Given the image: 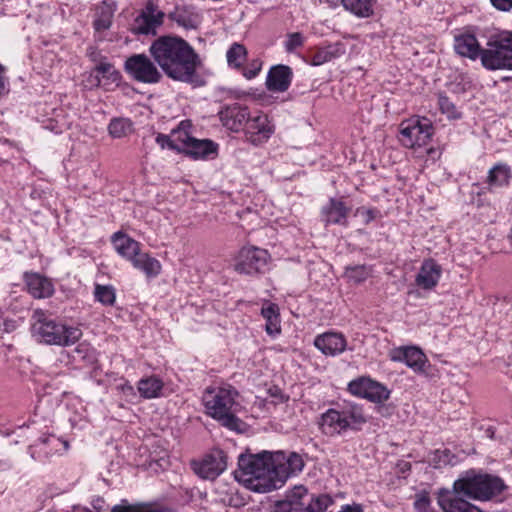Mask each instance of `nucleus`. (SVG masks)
<instances>
[{"label": "nucleus", "instance_id": "28", "mask_svg": "<svg viewBox=\"0 0 512 512\" xmlns=\"http://www.w3.org/2000/svg\"><path fill=\"white\" fill-rule=\"evenodd\" d=\"M261 315L265 319V331L271 336L281 332L280 311L277 304L266 301L261 308Z\"/></svg>", "mask_w": 512, "mask_h": 512}, {"label": "nucleus", "instance_id": "40", "mask_svg": "<svg viewBox=\"0 0 512 512\" xmlns=\"http://www.w3.org/2000/svg\"><path fill=\"white\" fill-rule=\"evenodd\" d=\"M131 124L125 119H113L111 120L108 129L111 136L114 138H121L126 135L130 130Z\"/></svg>", "mask_w": 512, "mask_h": 512}, {"label": "nucleus", "instance_id": "6", "mask_svg": "<svg viewBox=\"0 0 512 512\" xmlns=\"http://www.w3.org/2000/svg\"><path fill=\"white\" fill-rule=\"evenodd\" d=\"M481 63L488 70H512V32L491 37L481 51Z\"/></svg>", "mask_w": 512, "mask_h": 512}, {"label": "nucleus", "instance_id": "14", "mask_svg": "<svg viewBox=\"0 0 512 512\" xmlns=\"http://www.w3.org/2000/svg\"><path fill=\"white\" fill-rule=\"evenodd\" d=\"M193 470L203 479L214 480L227 467L226 455L223 451L216 450L205 456L199 462H193Z\"/></svg>", "mask_w": 512, "mask_h": 512}, {"label": "nucleus", "instance_id": "20", "mask_svg": "<svg viewBox=\"0 0 512 512\" xmlns=\"http://www.w3.org/2000/svg\"><path fill=\"white\" fill-rule=\"evenodd\" d=\"M293 72L289 66H273L267 75L266 87L273 92H285L292 81Z\"/></svg>", "mask_w": 512, "mask_h": 512}, {"label": "nucleus", "instance_id": "46", "mask_svg": "<svg viewBox=\"0 0 512 512\" xmlns=\"http://www.w3.org/2000/svg\"><path fill=\"white\" fill-rule=\"evenodd\" d=\"M356 215L362 217L363 221L367 224L375 218L376 211L373 209H367V208L361 207V208L357 209Z\"/></svg>", "mask_w": 512, "mask_h": 512}, {"label": "nucleus", "instance_id": "25", "mask_svg": "<svg viewBox=\"0 0 512 512\" xmlns=\"http://www.w3.org/2000/svg\"><path fill=\"white\" fill-rule=\"evenodd\" d=\"M512 179L511 167L506 163H497L491 167L487 174L486 183L489 191L495 188L507 187Z\"/></svg>", "mask_w": 512, "mask_h": 512}, {"label": "nucleus", "instance_id": "1", "mask_svg": "<svg viewBox=\"0 0 512 512\" xmlns=\"http://www.w3.org/2000/svg\"><path fill=\"white\" fill-rule=\"evenodd\" d=\"M236 479L246 488L257 493H267L281 488L287 479L303 470L304 461L295 453L264 451L253 456L239 457Z\"/></svg>", "mask_w": 512, "mask_h": 512}, {"label": "nucleus", "instance_id": "54", "mask_svg": "<svg viewBox=\"0 0 512 512\" xmlns=\"http://www.w3.org/2000/svg\"><path fill=\"white\" fill-rule=\"evenodd\" d=\"M122 390H123V392H124V393H126V394H128V393H129V394H133V393H134V389H133V387H132L130 384H128V383H126V384H124V385L122 386Z\"/></svg>", "mask_w": 512, "mask_h": 512}, {"label": "nucleus", "instance_id": "53", "mask_svg": "<svg viewBox=\"0 0 512 512\" xmlns=\"http://www.w3.org/2000/svg\"><path fill=\"white\" fill-rule=\"evenodd\" d=\"M320 3L326 4L330 8H336L339 3L343 4V0H320Z\"/></svg>", "mask_w": 512, "mask_h": 512}, {"label": "nucleus", "instance_id": "17", "mask_svg": "<svg viewBox=\"0 0 512 512\" xmlns=\"http://www.w3.org/2000/svg\"><path fill=\"white\" fill-rule=\"evenodd\" d=\"M249 116L248 108L238 104L226 106L219 112L222 125L233 132L244 130Z\"/></svg>", "mask_w": 512, "mask_h": 512}, {"label": "nucleus", "instance_id": "15", "mask_svg": "<svg viewBox=\"0 0 512 512\" xmlns=\"http://www.w3.org/2000/svg\"><path fill=\"white\" fill-rule=\"evenodd\" d=\"M163 17L164 13L158 10L152 2H149L141 14L136 17L132 29L137 34H154L156 28L162 24Z\"/></svg>", "mask_w": 512, "mask_h": 512}, {"label": "nucleus", "instance_id": "22", "mask_svg": "<svg viewBox=\"0 0 512 512\" xmlns=\"http://www.w3.org/2000/svg\"><path fill=\"white\" fill-rule=\"evenodd\" d=\"M441 267L434 260H425L416 276V284L423 289L435 287L441 277Z\"/></svg>", "mask_w": 512, "mask_h": 512}, {"label": "nucleus", "instance_id": "37", "mask_svg": "<svg viewBox=\"0 0 512 512\" xmlns=\"http://www.w3.org/2000/svg\"><path fill=\"white\" fill-rule=\"evenodd\" d=\"M246 57V49L243 45L235 43L227 51V61L230 66L239 67Z\"/></svg>", "mask_w": 512, "mask_h": 512}, {"label": "nucleus", "instance_id": "48", "mask_svg": "<svg viewBox=\"0 0 512 512\" xmlns=\"http://www.w3.org/2000/svg\"><path fill=\"white\" fill-rule=\"evenodd\" d=\"M490 2L499 11L508 12L512 9V0H490Z\"/></svg>", "mask_w": 512, "mask_h": 512}, {"label": "nucleus", "instance_id": "7", "mask_svg": "<svg viewBox=\"0 0 512 512\" xmlns=\"http://www.w3.org/2000/svg\"><path fill=\"white\" fill-rule=\"evenodd\" d=\"M455 488L464 492L467 499L489 500L499 495L505 488L503 480L497 476L475 475L465 476L455 481Z\"/></svg>", "mask_w": 512, "mask_h": 512}, {"label": "nucleus", "instance_id": "35", "mask_svg": "<svg viewBox=\"0 0 512 512\" xmlns=\"http://www.w3.org/2000/svg\"><path fill=\"white\" fill-rule=\"evenodd\" d=\"M94 296L103 305H113L116 300L115 289L109 285L97 284L94 289Z\"/></svg>", "mask_w": 512, "mask_h": 512}, {"label": "nucleus", "instance_id": "18", "mask_svg": "<svg viewBox=\"0 0 512 512\" xmlns=\"http://www.w3.org/2000/svg\"><path fill=\"white\" fill-rule=\"evenodd\" d=\"M315 347L326 356H337L347 348V341L343 334L338 332H325L316 336Z\"/></svg>", "mask_w": 512, "mask_h": 512}, {"label": "nucleus", "instance_id": "50", "mask_svg": "<svg viewBox=\"0 0 512 512\" xmlns=\"http://www.w3.org/2000/svg\"><path fill=\"white\" fill-rule=\"evenodd\" d=\"M45 442H48L50 444H55V443H58V444H61L63 446V450L64 451H67L69 449V443L68 441L66 440H61L60 438H56V437H49L45 440Z\"/></svg>", "mask_w": 512, "mask_h": 512}, {"label": "nucleus", "instance_id": "38", "mask_svg": "<svg viewBox=\"0 0 512 512\" xmlns=\"http://www.w3.org/2000/svg\"><path fill=\"white\" fill-rule=\"evenodd\" d=\"M113 12L109 6L100 9L97 18L94 20V27L97 31L106 30L111 26Z\"/></svg>", "mask_w": 512, "mask_h": 512}, {"label": "nucleus", "instance_id": "52", "mask_svg": "<svg viewBox=\"0 0 512 512\" xmlns=\"http://www.w3.org/2000/svg\"><path fill=\"white\" fill-rule=\"evenodd\" d=\"M340 512H363V510L360 505H346Z\"/></svg>", "mask_w": 512, "mask_h": 512}, {"label": "nucleus", "instance_id": "29", "mask_svg": "<svg viewBox=\"0 0 512 512\" xmlns=\"http://www.w3.org/2000/svg\"><path fill=\"white\" fill-rule=\"evenodd\" d=\"M130 262L134 268L142 271L147 277H156L161 272L160 262L149 254L141 252V249Z\"/></svg>", "mask_w": 512, "mask_h": 512}, {"label": "nucleus", "instance_id": "33", "mask_svg": "<svg viewBox=\"0 0 512 512\" xmlns=\"http://www.w3.org/2000/svg\"><path fill=\"white\" fill-rule=\"evenodd\" d=\"M184 129L179 127L176 130H173L171 136L158 134L156 136V142L160 145L161 148H169L171 150L181 151L182 149V141L180 139L183 137L182 133H184Z\"/></svg>", "mask_w": 512, "mask_h": 512}, {"label": "nucleus", "instance_id": "45", "mask_svg": "<svg viewBox=\"0 0 512 512\" xmlns=\"http://www.w3.org/2000/svg\"><path fill=\"white\" fill-rule=\"evenodd\" d=\"M430 508V499L427 494H418L414 501V509L417 512H428Z\"/></svg>", "mask_w": 512, "mask_h": 512}, {"label": "nucleus", "instance_id": "42", "mask_svg": "<svg viewBox=\"0 0 512 512\" xmlns=\"http://www.w3.org/2000/svg\"><path fill=\"white\" fill-rule=\"evenodd\" d=\"M304 36L300 32L288 33L284 41L286 52L292 53L304 44Z\"/></svg>", "mask_w": 512, "mask_h": 512}, {"label": "nucleus", "instance_id": "51", "mask_svg": "<svg viewBox=\"0 0 512 512\" xmlns=\"http://www.w3.org/2000/svg\"><path fill=\"white\" fill-rule=\"evenodd\" d=\"M260 71V65L255 66L253 69H246L244 71V76L247 79H252L257 76Z\"/></svg>", "mask_w": 512, "mask_h": 512}, {"label": "nucleus", "instance_id": "36", "mask_svg": "<svg viewBox=\"0 0 512 512\" xmlns=\"http://www.w3.org/2000/svg\"><path fill=\"white\" fill-rule=\"evenodd\" d=\"M332 503V498L326 494L312 497L302 512H325Z\"/></svg>", "mask_w": 512, "mask_h": 512}, {"label": "nucleus", "instance_id": "12", "mask_svg": "<svg viewBox=\"0 0 512 512\" xmlns=\"http://www.w3.org/2000/svg\"><path fill=\"white\" fill-rule=\"evenodd\" d=\"M464 492H459L453 484V489H441L438 492V504L443 512H482L479 507L470 503Z\"/></svg>", "mask_w": 512, "mask_h": 512}, {"label": "nucleus", "instance_id": "34", "mask_svg": "<svg viewBox=\"0 0 512 512\" xmlns=\"http://www.w3.org/2000/svg\"><path fill=\"white\" fill-rule=\"evenodd\" d=\"M308 496V491L304 486H295L292 490H290L286 499L282 502L289 503L291 506H295L298 510L303 511L306 501L305 499Z\"/></svg>", "mask_w": 512, "mask_h": 512}, {"label": "nucleus", "instance_id": "2", "mask_svg": "<svg viewBox=\"0 0 512 512\" xmlns=\"http://www.w3.org/2000/svg\"><path fill=\"white\" fill-rule=\"evenodd\" d=\"M149 52L166 76L176 81L192 83L202 66L194 48L179 37H159L152 42Z\"/></svg>", "mask_w": 512, "mask_h": 512}, {"label": "nucleus", "instance_id": "13", "mask_svg": "<svg viewBox=\"0 0 512 512\" xmlns=\"http://www.w3.org/2000/svg\"><path fill=\"white\" fill-rule=\"evenodd\" d=\"M349 391L375 403H381L389 398V390L379 382L370 378H359L348 385Z\"/></svg>", "mask_w": 512, "mask_h": 512}, {"label": "nucleus", "instance_id": "19", "mask_svg": "<svg viewBox=\"0 0 512 512\" xmlns=\"http://www.w3.org/2000/svg\"><path fill=\"white\" fill-rule=\"evenodd\" d=\"M182 138L180 141H182V149L181 151L185 152L186 154L192 156L195 159L198 158H206L210 154H213L217 150V145L208 139L199 140L194 137H191L187 131H184L182 133Z\"/></svg>", "mask_w": 512, "mask_h": 512}, {"label": "nucleus", "instance_id": "44", "mask_svg": "<svg viewBox=\"0 0 512 512\" xmlns=\"http://www.w3.org/2000/svg\"><path fill=\"white\" fill-rule=\"evenodd\" d=\"M83 85L87 89H93L102 86L101 78L97 75L95 68L83 75Z\"/></svg>", "mask_w": 512, "mask_h": 512}, {"label": "nucleus", "instance_id": "11", "mask_svg": "<svg viewBox=\"0 0 512 512\" xmlns=\"http://www.w3.org/2000/svg\"><path fill=\"white\" fill-rule=\"evenodd\" d=\"M275 131L268 116L262 112L250 115L244 126L246 140L254 146L266 143Z\"/></svg>", "mask_w": 512, "mask_h": 512}, {"label": "nucleus", "instance_id": "24", "mask_svg": "<svg viewBox=\"0 0 512 512\" xmlns=\"http://www.w3.org/2000/svg\"><path fill=\"white\" fill-rule=\"evenodd\" d=\"M350 209L337 199H330L329 203L322 208V217L326 224L345 225Z\"/></svg>", "mask_w": 512, "mask_h": 512}, {"label": "nucleus", "instance_id": "23", "mask_svg": "<svg viewBox=\"0 0 512 512\" xmlns=\"http://www.w3.org/2000/svg\"><path fill=\"white\" fill-rule=\"evenodd\" d=\"M346 53L345 45L342 42L330 43L323 47H318L311 56L310 64L320 66L334 59L340 58Z\"/></svg>", "mask_w": 512, "mask_h": 512}, {"label": "nucleus", "instance_id": "21", "mask_svg": "<svg viewBox=\"0 0 512 512\" xmlns=\"http://www.w3.org/2000/svg\"><path fill=\"white\" fill-rule=\"evenodd\" d=\"M25 282L29 293L34 298H48L54 293V285L51 280L39 273H26Z\"/></svg>", "mask_w": 512, "mask_h": 512}, {"label": "nucleus", "instance_id": "26", "mask_svg": "<svg viewBox=\"0 0 512 512\" xmlns=\"http://www.w3.org/2000/svg\"><path fill=\"white\" fill-rule=\"evenodd\" d=\"M111 242L116 252L128 261L140 250V243L122 232L114 233Z\"/></svg>", "mask_w": 512, "mask_h": 512}, {"label": "nucleus", "instance_id": "16", "mask_svg": "<svg viewBox=\"0 0 512 512\" xmlns=\"http://www.w3.org/2000/svg\"><path fill=\"white\" fill-rule=\"evenodd\" d=\"M391 360L404 362L416 373L425 372L428 363L426 355L415 346L400 347L392 351Z\"/></svg>", "mask_w": 512, "mask_h": 512}, {"label": "nucleus", "instance_id": "47", "mask_svg": "<svg viewBox=\"0 0 512 512\" xmlns=\"http://www.w3.org/2000/svg\"><path fill=\"white\" fill-rule=\"evenodd\" d=\"M9 92V81L5 76V68L0 64V97Z\"/></svg>", "mask_w": 512, "mask_h": 512}, {"label": "nucleus", "instance_id": "31", "mask_svg": "<svg viewBox=\"0 0 512 512\" xmlns=\"http://www.w3.org/2000/svg\"><path fill=\"white\" fill-rule=\"evenodd\" d=\"M376 0H343V7L357 17H369L373 14Z\"/></svg>", "mask_w": 512, "mask_h": 512}, {"label": "nucleus", "instance_id": "8", "mask_svg": "<svg viewBox=\"0 0 512 512\" xmlns=\"http://www.w3.org/2000/svg\"><path fill=\"white\" fill-rule=\"evenodd\" d=\"M125 70L137 82L156 84L162 79V74L146 54H134L125 61Z\"/></svg>", "mask_w": 512, "mask_h": 512}, {"label": "nucleus", "instance_id": "3", "mask_svg": "<svg viewBox=\"0 0 512 512\" xmlns=\"http://www.w3.org/2000/svg\"><path fill=\"white\" fill-rule=\"evenodd\" d=\"M237 391L230 386L207 388L203 404L209 416L230 430H240L242 422L236 416L240 405L236 402Z\"/></svg>", "mask_w": 512, "mask_h": 512}, {"label": "nucleus", "instance_id": "41", "mask_svg": "<svg viewBox=\"0 0 512 512\" xmlns=\"http://www.w3.org/2000/svg\"><path fill=\"white\" fill-rule=\"evenodd\" d=\"M111 512H173L169 508H157V507H149V506H114Z\"/></svg>", "mask_w": 512, "mask_h": 512}, {"label": "nucleus", "instance_id": "4", "mask_svg": "<svg viewBox=\"0 0 512 512\" xmlns=\"http://www.w3.org/2000/svg\"><path fill=\"white\" fill-rule=\"evenodd\" d=\"M31 321L32 336L48 345L71 346L82 337L80 328L57 322L42 309L33 311Z\"/></svg>", "mask_w": 512, "mask_h": 512}, {"label": "nucleus", "instance_id": "43", "mask_svg": "<svg viewBox=\"0 0 512 512\" xmlns=\"http://www.w3.org/2000/svg\"><path fill=\"white\" fill-rule=\"evenodd\" d=\"M439 107L442 113L446 114L448 118L454 119L460 117L455 105L446 96L439 97Z\"/></svg>", "mask_w": 512, "mask_h": 512}, {"label": "nucleus", "instance_id": "27", "mask_svg": "<svg viewBox=\"0 0 512 512\" xmlns=\"http://www.w3.org/2000/svg\"><path fill=\"white\" fill-rule=\"evenodd\" d=\"M454 49L461 55L470 59L481 57V49L476 37L472 34H462L454 39Z\"/></svg>", "mask_w": 512, "mask_h": 512}, {"label": "nucleus", "instance_id": "49", "mask_svg": "<svg viewBox=\"0 0 512 512\" xmlns=\"http://www.w3.org/2000/svg\"><path fill=\"white\" fill-rule=\"evenodd\" d=\"M274 512H302L298 510L295 506H291L289 503H284L279 501L275 506Z\"/></svg>", "mask_w": 512, "mask_h": 512}, {"label": "nucleus", "instance_id": "32", "mask_svg": "<svg viewBox=\"0 0 512 512\" xmlns=\"http://www.w3.org/2000/svg\"><path fill=\"white\" fill-rule=\"evenodd\" d=\"M163 383L156 377H148L138 382V391L140 395L146 399L156 398L160 396Z\"/></svg>", "mask_w": 512, "mask_h": 512}, {"label": "nucleus", "instance_id": "55", "mask_svg": "<svg viewBox=\"0 0 512 512\" xmlns=\"http://www.w3.org/2000/svg\"><path fill=\"white\" fill-rule=\"evenodd\" d=\"M486 434L489 438H494V431H493V428L492 427H489L486 429Z\"/></svg>", "mask_w": 512, "mask_h": 512}, {"label": "nucleus", "instance_id": "39", "mask_svg": "<svg viewBox=\"0 0 512 512\" xmlns=\"http://www.w3.org/2000/svg\"><path fill=\"white\" fill-rule=\"evenodd\" d=\"M345 275L349 281L358 284L365 281L369 277L370 271L366 266L358 265L347 268Z\"/></svg>", "mask_w": 512, "mask_h": 512}, {"label": "nucleus", "instance_id": "5", "mask_svg": "<svg viewBox=\"0 0 512 512\" xmlns=\"http://www.w3.org/2000/svg\"><path fill=\"white\" fill-rule=\"evenodd\" d=\"M365 422L362 408L348 403L339 408H330L323 413L319 420V427L323 434L336 436Z\"/></svg>", "mask_w": 512, "mask_h": 512}, {"label": "nucleus", "instance_id": "10", "mask_svg": "<svg viewBox=\"0 0 512 512\" xmlns=\"http://www.w3.org/2000/svg\"><path fill=\"white\" fill-rule=\"evenodd\" d=\"M269 254L258 247H243L235 260L234 268L241 274H255L261 272L267 265Z\"/></svg>", "mask_w": 512, "mask_h": 512}, {"label": "nucleus", "instance_id": "30", "mask_svg": "<svg viewBox=\"0 0 512 512\" xmlns=\"http://www.w3.org/2000/svg\"><path fill=\"white\" fill-rule=\"evenodd\" d=\"M97 75L101 78L102 87L109 90L111 86H118L121 80L120 72L106 59L100 60L95 65Z\"/></svg>", "mask_w": 512, "mask_h": 512}, {"label": "nucleus", "instance_id": "9", "mask_svg": "<svg viewBox=\"0 0 512 512\" xmlns=\"http://www.w3.org/2000/svg\"><path fill=\"white\" fill-rule=\"evenodd\" d=\"M431 136L432 125L427 119L412 118L401 123L399 140L407 148L424 146Z\"/></svg>", "mask_w": 512, "mask_h": 512}]
</instances>
